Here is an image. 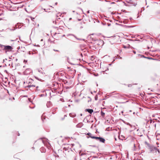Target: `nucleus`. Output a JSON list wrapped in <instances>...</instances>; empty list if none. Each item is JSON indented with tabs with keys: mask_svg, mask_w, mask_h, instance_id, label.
Returning <instances> with one entry per match:
<instances>
[{
	"mask_svg": "<svg viewBox=\"0 0 160 160\" xmlns=\"http://www.w3.org/2000/svg\"><path fill=\"white\" fill-rule=\"evenodd\" d=\"M147 123L149 124V122L151 123L152 122V124L153 125H155V129L156 130V132L158 134H160V125L156 127V124L154 123V122L152 119H151V118L148 117V119H147L146 120Z\"/></svg>",
	"mask_w": 160,
	"mask_h": 160,
	"instance_id": "f257e3e1",
	"label": "nucleus"
},
{
	"mask_svg": "<svg viewBox=\"0 0 160 160\" xmlns=\"http://www.w3.org/2000/svg\"><path fill=\"white\" fill-rule=\"evenodd\" d=\"M145 143L147 145L146 147L147 149L149 150L150 152H157L158 151L159 152V150L158 149L154 147L153 146L150 145L146 142Z\"/></svg>",
	"mask_w": 160,
	"mask_h": 160,
	"instance_id": "f03ea898",
	"label": "nucleus"
},
{
	"mask_svg": "<svg viewBox=\"0 0 160 160\" xmlns=\"http://www.w3.org/2000/svg\"><path fill=\"white\" fill-rule=\"evenodd\" d=\"M39 140H41L43 143L49 149L51 148V145L49 142L48 139L44 138H40Z\"/></svg>",
	"mask_w": 160,
	"mask_h": 160,
	"instance_id": "7ed1b4c3",
	"label": "nucleus"
},
{
	"mask_svg": "<svg viewBox=\"0 0 160 160\" xmlns=\"http://www.w3.org/2000/svg\"><path fill=\"white\" fill-rule=\"evenodd\" d=\"M1 47L3 48V50L6 52L8 51H11L13 49V48L9 46H4L2 45Z\"/></svg>",
	"mask_w": 160,
	"mask_h": 160,
	"instance_id": "20e7f679",
	"label": "nucleus"
},
{
	"mask_svg": "<svg viewBox=\"0 0 160 160\" xmlns=\"http://www.w3.org/2000/svg\"><path fill=\"white\" fill-rule=\"evenodd\" d=\"M78 20L79 22L77 23V27L80 29H82L83 27L84 22L82 20L78 19Z\"/></svg>",
	"mask_w": 160,
	"mask_h": 160,
	"instance_id": "39448f33",
	"label": "nucleus"
},
{
	"mask_svg": "<svg viewBox=\"0 0 160 160\" xmlns=\"http://www.w3.org/2000/svg\"><path fill=\"white\" fill-rule=\"evenodd\" d=\"M73 145L71 144V145H65V147H63V151H66L69 150L70 149H71V147H72V146Z\"/></svg>",
	"mask_w": 160,
	"mask_h": 160,
	"instance_id": "423d86ee",
	"label": "nucleus"
},
{
	"mask_svg": "<svg viewBox=\"0 0 160 160\" xmlns=\"http://www.w3.org/2000/svg\"><path fill=\"white\" fill-rule=\"evenodd\" d=\"M95 138V139L101 142L104 143L105 142V139L102 137H96Z\"/></svg>",
	"mask_w": 160,
	"mask_h": 160,
	"instance_id": "0eeeda50",
	"label": "nucleus"
},
{
	"mask_svg": "<svg viewBox=\"0 0 160 160\" xmlns=\"http://www.w3.org/2000/svg\"><path fill=\"white\" fill-rule=\"evenodd\" d=\"M68 68L69 69L68 71L71 74H73L75 73V71L72 68H71L70 67H68Z\"/></svg>",
	"mask_w": 160,
	"mask_h": 160,
	"instance_id": "6e6552de",
	"label": "nucleus"
},
{
	"mask_svg": "<svg viewBox=\"0 0 160 160\" xmlns=\"http://www.w3.org/2000/svg\"><path fill=\"white\" fill-rule=\"evenodd\" d=\"M155 93L158 95V98H160V90H155Z\"/></svg>",
	"mask_w": 160,
	"mask_h": 160,
	"instance_id": "1a4fd4ad",
	"label": "nucleus"
},
{
	"mask_svg": "<svg viewBox=\"0 0 160 160\" xmlns=\"http://www.w3.org/2000/svg\"><path fill=\"white\" fill-rule=\"evenodd\" d=\"M87 135H88L90 137L93 139H95V138H94L96 137L93 136V135L90 133H88Z\"/></svg>",
	"mask_w": 160,
	"mask_h": 160,
	"instance_id": "9d476101",
	"label": "nucleus"
},
{
	"mask_svg": "<svg viewBox=\"0 0 160 160\" xmlns=\"http://www.w3.org/2000/svg\"><path fill=\"white\" fill-rule=\"evenodd\" d=\"M86 111L90 114H91L93 112V110L92 109H87L86 110Z\"/></svg>",
	"mask_w": 160,
	"mask_h": 160,
	"instance_id": "9b49d317",
	"label": "nucleus"
},
{
	"mask_svg": "<svg viewBox=\"0 0 160 160\" xmlns=\"http://www.w3.org/2000/svg\"><path fill=\"white\" fill-rule=\"evenodd\" d=\"M24 98H26V100L27 102H28V103H29V102H30V98H27L26 96H24L23 97V100L24 99Z\"/></svg>",
	"mask_w": 160,
	"mask_h": 160,
	"instance_id": "f8f14e48",
	"label": "nucleus"
},
{
	"mask_svg": "<svg viewBox=\"0 0 160 160\" xmlns=\"http://www.w3.org/2000/svg\"><path fill=\"white\" fill-rule=\"evenodd\" d=\"M83 125V124L82 123H80L78 124L76 126L77 128H81Z\"/></svg>",
	"mask_w": 160,
	"mask_h": 160,
	"instance_id": "ddd939ff",
	"label": "nucleus"
},
{
	"mask_svg": "<svg viewBox=\"0 0 160 160\" xmlns=\"http://www.w3.org/2000/svg\"><path fill=\"white\" fill-rule=\"evenodd\" d=\"M40 150L42 152H45L46 151L45 149L43 147L41 148Z\"/></svg>",
	"mask_w": 160,
	"mask_h": 160,
	"instance_id": "4468645a",
	"label": "nucleus"
},
{
	"mask_svg": "<svg viewBox=\"0 0 160 160\" xmlns=\"http://www.w3.org/2000/svg\"><path fill=\"white\" fill-rule=\"evenodd\" d=\"M155 90H160V89H158L157 87H155L153 89V92H155Z\"/></svg>",
	"mask_w": 160,
	"mask_h": 160,
	"instance_id": "2eb2a0df",
	"label": "nucleus"
},
{
	"mask_svg": "<svg viewBox=\"0 0 160 160\" xmlns=\"http://www.w3.org/2000/svg\"><path fill=\"white\" fill-rule=\"evenodd\" d=\"M62 73L60 72H59L58 73V75H59V76H60V75H62Z\"/></svg>",
	"mask_w": 160,
	"mask_h": 160,
	"instance_id": "dca6fc26",
	"label": "nucleus"
},
{
	"mask_svg": "<svg viewBox=\"0 0 160 160\" xmlns=\"http://www.w3.org/2000/svg\"><path fill=\"white\" fill-rule=\"evenodd\" d=\"M55 24H57H57H58V25H59V23H58V22H56V21H55Z\"/></svg>",
	"mask_w": 160,
	"mask_h": 160,
	"instance_id": "f3484780",
	"label": "nucleus"
},
{
	"mask_svg": "<svg viewBox=\"0 0 160 160\" xmlns=\"http://www.w3.org/2000/svg\"><path fill=\"white\" fill-rule=\"evenodd\" d=\"M70 116H71V117H74L75 116V115H72V114L71 113V114H70Z\"/></svg>",
	"mask_w": 160,
	"mask_h": 160,
	"instance_id": "a211bd4d",
	"label": "nucleus"
},
{
	"mask_svg": "<svg viewBox=\"0 0 160 160\" xmlns=\"http://www.w3.org/2000/svg\"><path fill=\"white\" fill-rule=\"evenodd\" d=\"M128 87H131L132 86V85L131 84H128Z\"/></svg>",
	"mask_w": 160,
	"mask_h": 160,
	"instance_id": "6ab92c4d",
	"label": "nucleus"
},
{
	"mask_svg": "<svg viewBox=\"0 0 160 160\" xmlns=\"http://www.w3.org/2000/svg\"><path fill=\"white\" fill-rule=\"evenodd\" d=\"M53 50L54 51H56V52H59V51L58 50H55V49H53Z\"/></svg>",
	"mask_w": 160,
	"mask_h": 160,
	"instance_id": "aec40b11",
	"label": "nucleus"
},
{
	"mask_svg": "<svg viewBox=\"0 0 160 160\" xmlns=\"http://www.w3.org/2000/svg\"><path fill=\"white\" fill-rule=\"evenodd\" d=\"M134 148H135L136 147H137V145H136L135 144H134Z\"/></svg>",
	"mask_w": 160,
	"mask_h": 160,
	"instance_id": "412c9836",
	"label": "nucleus"
},
{
	"mask_svg": "<svg viewBox=\"0 0 160 160\" xmlns=\"http://www.w3.org/2000/svg\"><path fill=\"white\" fill-rule=\"evenodd\" d=\"M59 32H55V34H59Z\"/></svg>",
	"mask_w": 160,
	"mask_h": 160,
	"instance_id": "4be33fe9",
	"label": "nucleus"
},
{
	"mask_svg": "<svg viewBox=\"0 0 160 160\" xmlns=\"http://www.w3.org/2000/svg\"><path fill=\"white\" fill-rule=\"evenodd\" d=\"M133 52L134 53V54H136V52L135 51H133Z\"/></svg>",
	"mask_w": 160,
	"mask_h": 160,
	"instance_id": "5701e85b",
	"label": "nucleus"
},
{
	"mask_svg": "<svg viewBox=\"0 0 160 160\" xmlns=\"http://www.w3.org/2000/svg\"><path fill=\"white\" fill-rule=\"evenodd\" d=\"M104 115V113L102 112V115L103 116Z\"/></svg>",
	"mask_w": 160,
	"mask_h": 160,
	"instance_id": "b1692460",
	"label": "nucleus"
},
{
	"mask_svg": "<svg viewBox=\"0 0 160 160\" xmlns=\"http://www.w3.org/2000/svg\"><path fill=\"white\" fill-rule=\"evenodd\" d=\"M18 136H20V134L19 133H18Z\"/></svg>",
	"mask_w": 160,
	"mask_h": 160,
	"instance_id": "393cba45",
	"label": "nucleus"
},
{
	"mask_svg": "<svg viewBox=\"0 0 160 160\" xmlns=\"http://www.w3.org/2000/svg\"><path fill=\"white\" fill-rule=\"evenodd\" d=\"M71 64H74V63H71V62H70Z\"/></svg>",
	"mask_w": 160,
	"mask_h": 160,
	"instance_id": "a878e982",
	"label": "nucleus"
},
{
	"mask_svg": "<svg viewBox=\"0 0 160 160\" xmlns=\"http://www.w3.org/2000/svg\"><path fill=\"white\" fill-rule=\"evenodd\" d=\"M71 19H72V18H69V20H71Z\"/></svg>",
	"mask_w": 160,
	"mask_h": 160,
	"instance_id": "bb28decb",
	"label": "nucleus"
},
{
	"mask_svg": "<svg viewBox=\"0 0 160 160\" xmlns=\"http://www.w3.org/2000/svg\"><path fill=\"white\" fill-rule=\"evenodd\" d=\"M57 2H56V3H55V5H57Z\"/></svg>",
	"mask_w": 160,
	"mask_h": 160,
	"instance_id": "cd10ccee",
	"label": "nucleus"
},
{
	"mask_svg": "<svg viewBox=\"0 0 160 160\" xmlns=\"http://www.w3.org/2000/svg\"><path fill=\"white\" fill-rule=\"evenodd\" d=\"M29 54H30V52H29Z\"/></svg>",
	"mask_w": 160,
	"mask_h": 160,
	"instance_id": "c85d7f7f",
	"label": "nucleus"
},
{
	"mask_svg": "<svg viewBox=\"0 0 160 160\" xmlns=\"http://www.w3.org/2000/svg\"><path fill=\"white\" fill-rule=\"evenodd\" d=\"M43 118V117H42V118Z\"/></svg>",
	"mask_w": 160,
	"mask_h": 160,
	"instance_id": "c756f323",
	"label": "nucleus"
},
{
	"mask_svg": "<svg viewBox=\"0 0 160 160\" xmlns=\"http://www.w3.org/2000/svg\"><path fill=\"white\" fill-rule=\"evenodd\" d=\"M31 19L32 20V18L31 17Z\"/></svg>",
	"mask_w": 160,
	"mask_h": 160,
	"instance_id": "7c9ffc66",
	"label": "nucleus"
}]
</instances>
